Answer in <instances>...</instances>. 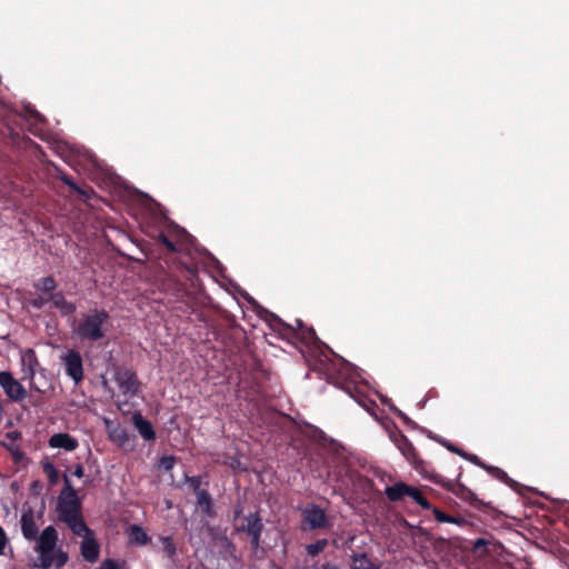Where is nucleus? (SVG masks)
I'll list each match as a JSON object with an SVG mask.
<instances>
[{"instance_id":"nucleus-9","label":"nucleus","mask_w":569,"mask_h":569,"mask_svg":"<svg viewBox=\"0 0 569 569\" xmlns=\"http://www.w3.org/2000/svg\"><path fill=\"white\" fill-rule=\"evenodd\" d=\"M390 439L417 470L422 469L423 460L419 458L412 442L407 438V436L401 431H397L390 435Z\"/></svg>"},{"instance_id":"nucleus-20","label":"nucleus","mask_w":569,"mask_h":569,"mask_svg":"<svg viewBox=\"0 0 569 569\" xmlns=\"http://www.w3.org/2000/svg\"><path fill=\"white\" fill-rule=\"evenodd\" d=\"M106 423L110 441L117 443L119 447H124L130 439L127 429L120 423L113 425L110 421H106Z\"/></svg>"},{"instance_id":"nucleus-14","label":"nucleus","mask_w":569,"mask_h":569,"mask_svg":"<svg viewBox=\"0 0 569 569\" xmlns=\"http://www.w3.org/2000/svg\"><path fill=\"white\" fill-rule=\"evenodd\" d=\"M21 532L24 539L33 541L39 536L38 525L36 523L34 511L31 508L23 510L20 519Z\"/></svg>"},{"instance_id":"nucleus-6","label":"nucleus","mask_w":569,"mask_h":569,"mask_svg":"<svg viewBox=\"0 0 569 569\" xmlns=\"http://www.w3.org/2000/svg\"><path fill=\"white\" fill-rule=\"evenodd\" d=\"M387 498L390 501H400L406 496L410 497L417 505H419L425 510L431 509V503L429 500L422 495V492L415 488L410 487L405 482H396L393 486L387 487L385 490Z\"/></svg>"},{"instance_id":"nucleus-31","label":"nucleus","mask_w":569,"mask_h":569,"mask_svg":"<svg viewBox=\"0 0 569 569\" xmlns=\"http://www.w3.org/2000/svg\"><path fill=\"white\" fill-rule=\"evenodd\" d=\"M42 470L46 473L48 481L51 486H54L59 481V472L54 465L50 461L42 462Z\"/></svg>"},{"instance_id":"nucleus-29","label":"nucleus","mask_w":569,"mask_h":569,"mask_svg":"<svg viewBox=\"0 0 569 569\" xmlns=\"http://www.w3.org/2000/svg\"><path fill=\"white\" fill-rule=\"evenodd\" d=\"M432 512H433L435 519L439 522L456 523L459 526H461L466 522L463 518L453 517L451 515H448L445 511L440 510L439 508H433Z\"/></svg>"},{"instance_id":"nucleus-28","label":"nucleus","mask_w":569,"mask_h":569,"mask_svg":"<svg viewBox=\"0 0 569 569\" xmlns=\"http://www.w3.org/2000/svg\"><path fill=\"white\" fill-rule=\"evenodd\" d=\"M181 270L184 271V277L191 282L194 287L196 281H198V264L196 262H179Z\"/></svg>"},{"instance_id":"nucleus-36","label":"nucleus","mask_w":569,"mask_h":569,"mask_svg":"<svg viewBox=\"0 0 569 569\" xmlns=\"http://www.w3.org/2000/svg\"><path fill=\"white\" fill-rule=\"evenodd\" d=\"M186 481L187 483L189 485V487L191 488L192 492L196 495H198L199 491H204L206 489H202L201 488V485H202V477L201 476H191V477H186Z\"/></svg>"},{"instance_id":"nucleus-25","label":"nucleus","mask_w":569,"mask_h":569,"mask_svg":"<svg viewBox=\"0 0 569 569\" xmlns=\"http://www.w3.org/2000/svg\"><path fill=\"white\" fill-rule=\"evenodd\" d=\"M351 569H380L375 565L367 553H356L352 556Z\"/></svg>"},{"instance_id":"nucleus-1","label":"nucleus","mask_w":569,"mask_h":569,"mask_svg":"<svg viewBox=\"0 0 569 569\" xmlns=\"http://www.w3.org/2000/svg\"><path fill=\"white\" fill-rule=\"evenodd\" d=\"M58 540V531L53 526H48L42 530L34 540V551L38 553L36 567L41 569L56 567L60 569L68 562V553L62 549H57Z\"/></svg>"},{"instance_id":"nucleus-45","label":"nucleus","mask_w":569,"mask_h":569,"mask_svg":"<svg viewBox=\"0 0 569 569\" xmlns=\"http://www.w3.org/2000/svg\"><path fill=\"white\" fill-rule=\"evenodd\" d=\"M313 569H339V566L332 562H325Z\"/></svg>"},{"instance_id":"nucleus-46","label":"nucleus","mask_w":569,"mask_h":569,"mask_svg":"<svg viewBox=\"0 0 569 569\" xmlns=\"http://www.w3.org/2000/svg\"><path fill=\"white\" fill-rule=\"evenodd\" d=\"M303 327H305V323L302 322V320L296 319L295 326H293L295 330L300 331V329H302Z\"/></svg>"},{"instance_id":"nucleus-40","label":"nucleus","mask_w":569,"mask_h":569,"mask_svg":"<svg viewBox=\"0 0 569 569\" xmlns=\"http://www.w3.org/2000/svg\"><path fill=\"white\" fill-rule=\"evenodd\" d=\"M462 458L470 461L471 463L485 469V470L488 468V465H486L477 455L466 451L465 457H462Z\"/></svg>"},{"instance_id":"nucleus-19","label":"nucleus","mask_w":569,"mask_h":569,"mask_svg":"<svg viewBox=\"0 0 569 569\" xmlns=\"http://www.w3.org/2000/svg\"><path fill=\"white\" fill-rule=\"evenodd\" d=\"M58 179L63 182L66 186H68L71 190H73L74 192H77L80 198L83 200V201H87L89 199L92 198V196L94 194V190L90 187L88 188H81L79 187L73 178L69 174H67L66 172H62V171H59L58 174H57Z\"/></svg>"},{"instance_id":"nucleus-37","label":"nucleus","mask_w":569,"mask_h":569,"mask_svg":"<svg viewBox=\"0 0 569 569\" xmlns=\"http://www.w3.org/2000/svg\"><path fill=\"white\" fill-rule=\"evenodd\" d=\"M488 541L483 538H478L472 542L471 550L475 553L483 555L487 552Z\"/></svg>"},{"instance_id":"nucleus-41","label":"nucleus","mask_w":569,"mask_h":569,"mask_svg":"<svg viewBox=\"0 0 569 569\" xmlns=\"http://www.w3.org/2000/svg\"><path fill=\"white\" fill-rule=\"evenodd\" d=\"M441 443H442V445H443V446H445L449 451H451V452H453V453H456V455L460 456L461 458H462V457H465V452H466V451H465L463 449H461V448L457 447L455 443H452V442H450V441H448V440L442 441Z\"/></svg>"},{"instance_id":"nucleus-4","label":"nucleus","mask_w":569,"mask_h":569,"mask_svg":"<svg viewBox=\"0 0 569 569\" xmlns=\"http://www.w3.org/2000/svg\"><path fill=\"white\" fill-rule=\"evenodd\" d=\"M459 478L460 476L458 477L457 481H452L445 479L440 475H435L430 479L432 482L440 485L448 491L452 492L459 499L468 502L472 508H475L478 511L485 513H492L496 511V509L491 506L490 502H485L483 500L479 499L473 491H471L469 488H467L463 483L459 481Z\"/></svg>"},{"instance_id":"nucleus-43","label":"nucleus","mask_w":569,"mask_h":569,"mask_svg":"<svg viewBox=\"0 0 569 569\" xmlns=\"http://www.w3.org/2000/svg\"><path fill=\"white\" fill-rule=\"evenodd\" d=\"M7 541H8L7 535H6L4 530L2 529V527L0 526V555L3 553Z\"/></svg>"},{"instance_id":"nucleus-44","label":"nucleus","mask_w":569,"mask_h":569,"mask_svg":"<svg viewBox=\"0 0 569 569\" xmlns=\"http://www.w3.org/2000/svg\"><path fill=\"white\" fill-rule=\"evenodd\" d=\"M72 475L77 478H82L84 475L83 466L81 463L76 465Z\"/></svg>"},{"instance_id":"nucleus-33","label":"nucleus","mask_w":569,"mask_h":569,"mask_svg":"<svg viewBox=\"0 0 569 569\" xmlns=\"http://www.w3.org/2000/svg\"><path fill=\"white\" fill-rule=\"evenodd\" d=\"M70 499V498H79L77 496V491L76 489L73 488L70 479L68 476H64L63 477V488L59 495V498L58 499Z\"/></svg>"},{"instance_id":"nucleus-18","label":"nucleus","mask_w":569,"mask_h":569,"mask_svg":"<svg viewBox=\"0 0 569 569\" xmlns=\"http://www.w3.org/2000/svg\"><path fill=\"white\" fill-rule=\"evenodd\" d=\"M49 446L51 448L64 449L67 451H73L78 448V440L69 433L59 432L54 433L49 439Z\"/></svg>"},{"instance_id":"nucleus-16","label":"nucleus","mask_w":569,"mask_h":569,"mask_svg":"<svg viewBox=\"0 0 569 569\" xmlns=\"http://www.w3.org/2000/svg\"><path fill=\"white\" fill-rule=\"evenodd\" d=\"M132 423L134 428L138 430L139 435L146 441H154L156 440V431L153 429L152 423L147 420L140 411H136L132 415Z\"/></svg>"},{"instance_id":"nucleus-34","label":"nucleus","mask_w":569,"mask_h":569,"mask_svg":"<svg viewBox=\"0 0 569 569\" xmlns=\"http://www.w3.org/2000/svg\"><path fill=\"white\" fill-rule=\"evenodd\" d=\"M161 542L163 546V550L168 558H173L177 552L176 543L172 539V537L167 536L161 538Z\"/></svg>"},{"instance_id":"nucleus-7","label":"nucleus","mask_w":569,"mask_h":569,"mask_svg":"<svg viewBox=\"0 0 569 569\" xmlns=\"http://www.w3.org/2000/svg\"><path fill=\"white\" fill-rule=\"evenodd\" d=\"M113 378L123 395L134 397L140 391L141 382L133 370L123 366H116Z\"/></svg>"},{"instance_id":"nucleus-17","label":"nucleus","mask_w":569,"mask_h":569,"mask_svg":"<svg viewBox=\"0 0 569 569\" xmlns=\"http://www.w3.org/2000/svg\"><path fill=\"white\" fill-rule=\"evenodd\" d=\"M268 323L271 330L277 332L283 340L291 341L296 337V330L293 326L286 323L274 313L270 315Z\"/></svg>"},{"instance_id":"nucleus-32","label":"nucleus","mask_w":569,"mask_h":569,"mask_svg":"<svg viewBox=\"0 0 569 569\" xmlns=\"http://www.w3.org/2000/svg\"><path fill=\"white\" fill-rule=\"evenodd\" d=\"M328 547L327 539H318L313 543H309L306 546L307 555L310 557H316L321 553Z\"/></svg>"},{"instance_id":"nucleus-38","label":"nucleus","mask_w":569,"mask_h":569,"mask_svg":"<svg viewBox=\"0 0 569 569\" xmlns=\"http://www.w3.org/2000/svg\"><path fill=\"white\" fill-rule=\"evenodd\" d=\"M49 295H40L30 301V305L36 309H42L48 302H50Z\"/></svg>"},{"instance_id":"nucleus-11","label":"nucleus","mask_w":569,"mask_h":569,"mask_svg":"<svg viewBox=\"0 0 569 569\" xmlns=\"http://www.w3.org/2000/svg\"><path fill=\"white\" fill-rule=\"evenodd\" d=\"M303 530L325 529L329 526V519L323 509L317 505H311L302 511Z\"/></svg>"},{"instance_id":"nucleus-27","label":"nucleus","mask_w":569,"mask_h":569,"mask_svg":"<svg viewBox=\"0 0 569 569\" xmlns=\"http://www.w3.org/2000/svg\"><path fill=\"white\" fill-rule=\"evenodd\" d=\"M129 539L131 542L137 545H146L149 541V537L147 532L143 530L141 526L133 525L129 529Z\"/></svg>"},{"instance_id":"nucleus-39","label":"nucleus","mask_w":569,"mask_h":569,"mask_svg":"<svg viewBox=\"0 0 569 569\" xmlns=\"http://www.w3.org/2000/svg\"><path fill=\"white\" fill-rule=\"evenodd\" d=\"M176 463V458L173 456H163L160 458L159 466L166 471H170Z\"/></svg>"},{"instance_id":"nucleus-26","label":"nucleus","mask_w":569,"mask_h":569,"mask_svg":"<svg viewBox=\"0 0 569 569\" xmlns=\"http://www.w3.org/2000/svg\"><path fill=\"white\" fill-rule=\"evenodd\" d=\"M492 477H495L496 479L500 480L501 482L508 485L510 488L512 489H517V487L519 486L518 482H516L515 480H512L511 478H509V476L507 475L506 471H503L502 469L498 468V467H495V466H488V468L486 469Z\"/></svg>"},{"instance_id":"nucleus-23","label":"nucleus","mask_w":569,"mask_h":569,"mask_svg":"<svg viewBox=\"0 0 569 569\" xmlns=\"http://www.w3.org/2000/svg\"><path fill=\"white\" fill-rule=\"evenodd\" d=\"M57 287V281L52 276L42 277L33 283L37 291L49 296L56 292Z\"/></svg>"},{"instance_id":"nucleus-21","label":"nucleus","mask_w":569,"mask_h":569,"mask_svg":"<svg viewBox=\"0 0 569 569\" xmlns=\"http://www.w3.org/2000/svg\"><path fill=\"white\" fill-rule=\"evenodd\" d=\"M49 299H51L50 302H52L53 308L58 309L62 316H70L77 309L73 302L66 299L62 291H56L49 296Z\"/></svg>"},{"instance_id":"nucleus-13","label":"nucleus","mask_w":569,"mask_h":569,"mask_svg":"<svg viewBox=\"0 0 569 569\" xmlns=\"http://www.w3.org/2000/svg\"><path fill=\"white\" fill-rule=\"evenodd\" d=\"M340 388L367 411H371L377 406L376 402L367 396L363 387L357 386L353 381L346 380L340 383Z\"/></svg>"},{"instance_id":"nucleus-2","label":"nucleus","mask_w":569,"mask_h":569,"mask_svg":"<svg viewBox=\"0 0 569 569\" xmlns=\"http://www.w3.org/2000/svg\"><path fill=\"white\" fill-rule=\"evenodd\" d=\"M110 316L104 309L94 308L82 315L74 332L82 341L96 342L106 338Z\"/></svg>"},{"instance_id":"nucleus-47","label":"nucleus","mask_w":569,"mask_h":569,"mask_svg":"<svg viewBox=\"0 0 569 569\" xmlns=\"http://www.w3.org/2000/svg\"><path fill=\"white\" fill-rule=\"evenodd\" d=\"M32 116H33L34 118H39V113H38V111H32Z\"/></svg>"},{"instance_id":"nucleus-22","label":"nucleus","mask_w":569,"mask_h":569,"mask_svg":"<svg viewBox=\"0 0 569 569\" xmlns=\"http://www.w3.org/2000/svg\"><path fill=\"white\" fill-rule=\"evenodd\" d=\"M197 506L201 510L203 515L209 518H213L216 516L213 499L208 490L199 491L196 495Z\"/></svg>"},{"instance_id":"nucleus-35","label":"nucleus","mask_w":569,"mask_h":569,"mask_svg":"<svg viewBox=\"0 0 569 569\" xmlns=\"http://www.w3.org/2000/svg\"><path fill=\"white\" fill-rule=\"evenodd\" d=\"M22 359L28 365L29 370L33 375L34 368L39 365V361H38L34 350H32V349L26 350Z\"/></svg>"},{"instance_id":"nucleus-3","label":"nucleus","mask_w":569,"mask_h":569,"mask_svg":"<svg viewBox=\"0 0 569 569\" xmlns=\"http://www.w3.org/2000/svg\"><path fill=\"white\" fill-rule=\"evenodd\" d=\"M58 519L64 522L76 536L92 533L82 516V503L79 498L58 499Z\"/></svg>"},{"instance_id":"nucleus-15","label":"nucleus","mask_w":569,"mask_h":569,"mask_svg":"<svg viewBox=\"0 0 569 569\" xmlns=\"http://www.w3.org/2000/svg\"><path fill=\"white\" fill-rule=\"evenodd\" d=\"M83 540L80 546L81 556L88 562H96L100 555V546L92 533L82 535Z\"/></svg>"},{"instance_id":"nucleus-30","label":"nucleus","mask_w":569,"mask_h":569,"mask_svg":"<svg viewBox=\"0 0 569 569\" xmlns=\"http://www.w3.org/2000/svg\"><path fill=\"white\" fill-rule=\"evenodd\" d=\"M316 337V332L312 328H309L305 326L300 331L296 330V337L290 341L291 343H295L296 340L301 341L302 343H309L311 342Z\"/></svg>"},{"instance_id":"nucleus-5","label":"nucleus","mask_w":569,"mask_h":569,"mask_svg":"<svg viewBox=\"0 0 569 569\" xmlns=\"http://www.w3.org/2000/svg\"><path fill=\"white\" fill-rule=\"evenodd\" d=\"M157 239L168 251L179 252L180 247L187 243L191 236L173 221H169L166 229L159 232Z\"/></svg>"},{"instance_id":"nucleus-8","label":"nucleus","mask_w":569,"mask_h":569,"mask_svg":"<svg viewBox=\"0 0 569 569\" xmlns=\"http://www.w3.org/2000/svg\"><path fill=\"white\" fill-rule=\"evenodd\" d=\"M166 286L167 290L171 291L177 301L184 303L191 311L197 309V297L186 288L182 281L178 278L169 277Z\"/></svg>"},{"instance_id":"nucleus-42","label":"nucleus","mask_w":569,"mask_h":569,"mask_svg":"<svg viewBox=\"0 0 569 569\" xmlns=\"http://www.w3.org/2000/svg\"><path fill=\"white\" fill-rule=\"evenodd\" d=\"M97 569H120V567L113 559H106Z\"/></svg>"},{"instance_id":"nucleus-12","label":"nucleus","mask_w":569,"mask_h":569,"mask_svg":"<svg viewBox=\"0 0 569 569\" xmlns=\"http://www.w3.org/2000/svg\"><path fill=\"white\" fill-rule=\"evenodd\" d=\"M0 386L4 393L13 401H21L27 397L24 387L9 371L0 372Z\"/></svg>"},{"instance_id":"nucleus-10","label":"nucleus","mask_w":569,"mask_h":569,"mask_svg":"<svg viewBox=\"0 0 569 569\" xmlns=\"http://www.w3.org/2000/svg\"><path fill=\"white\" fill-rule=\"evenodd\" d=\"M64 365L66 373L70 377L76 385L83 379V361L80 352L76 349H70L61 357Z\"/></svg>"},{"instance_id":"nucleus-24","label":"nucleus","mask_w":569,"mask_h":569,"mask_svg":"<svg viewBox=\"0 0 569 569\" xmlns=\"http://www.w3.org/2000/svg\"><path fill=\"white\" fill-rule=\"evenodd\" d=\"M246 531L252 536V542L258 545L262 531V523L257 515H250L247 519Z\"/></svg>"}]
</instances>
